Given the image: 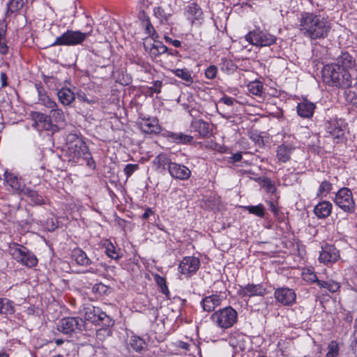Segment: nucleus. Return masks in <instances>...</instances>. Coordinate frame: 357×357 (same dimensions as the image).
I'll return each instance as SVG.
<instances>
[{"label":"nucleus","mask_w":357,"mask_h":357,"mask_svg":"<svg viewBox=\"0 0 357 357\" xmlns=\"http://www.w3.org/2000/svg\"><path fill=\"white\" fill-rule=\"evenodd\" d=\"M331 29L330 21L321 15L305 13L299 20V30L305 37L310 40L326 38Z\"/></svg>","instance_id":"nucleus-1"},{"label":"nucleus","mask_w":357,"mask_h":357,"mask_svg":"<svg viewBox=\"0 0 357 357\" xmlns=\"http://www.w3.org/2000/svg\"><path fill=\"white\" fill-rule=\"evenodd\" d=\"M321 73L324 82L329 86L339 88L351 87L354 80L349 72L342 70L338 65L333 63L324 66Z\"/></svg>","instance_id":"nucleus-2"},{"label":"nucleus","mask_w":357,"mask_h":357,"mask_svg":"<svg viewBox=\"0 0 357 357\" xmlns=\"http://www.w3.org/2000/svg\"><path fill=\"white\" fill-rule=\"evenodd\" d=\"M9 252L17 262L28 268L34 267L38 264V259L36 255L22 245L17 243L10 245Z\"/></svg>","instance_id":"nucleus-3"},{"label":"nucleus","mask_w":357,"mask_h":357,"mask_svg":"<svg viewBox=\"0 0 357 357\" xmlns=\"http://www.w3.org/2000/svg\"><path fill=\"white\" fill-rule=\"evenodd\" d=\"M237 312L231 307H226L215 311L211 316L213 324L222 329H227L237 321Z\"/></svg>","instance_id":"nucleus-4"},{"label":"nucleus","mask_w":357,"mask_h":357,"mask_svg":"<svg viewBox=\"0 0 357 357\" xmlns=\"http://www.w3.org/2000/svg\"><path fill=\"white\" fill-rule=\"evenodd\" d=\"M347 123L342 119H331L325 123L326 137L332 138L335 143L345 139Z\"/></svg>","instance_id":"nucleus-5"},{"label":"nucleus","mask_w":357,"mask_h":357,"mask_svg":"<svg viewBox=\"0 0 357 357\" xmlns=\"http://www.w3.org/2000/svg\"><path fill=\"white\" fill-rule=\"evenodd\" d=\"M92 30L93 29L91 26H89V31L84 33L79 31L68 30L63 33L61 36L57 37L54 42L51 45V46H71L79 45L82 43L88 36L91 34Z\"/></svg>","instance_id":"nucleus-6"},{"label":"nucleus","mask_w":357,"mask_h":357,"mask_svg":"<svg viewBox=\"0 0 357 357\" xmlns=\"http://www.w3.org/2000/svg\"><path fill=\"white\" fill-rule=\"evenodd\" d=\"M245 40L250 44L257 47L271 46L276 43L275 36L266 31L255 29L245 36Z\"/></svg>","instance_id":"nucleus-7"},{"label":"nucleus","mask_w":357,"mask_h":357,"mask_svg":"<svg viewBox=\"0 0 357 357\" xmlns=\"http://www.w3.org/2000/svg\"><path fill=\"white\" fill-rule=\"evenodd\" d=\"M334 202L344 212L352 213L354 211L355 203L352 192L347 188H342L337 191Z\"/></svg>","instance_id":"nucleus-8"},{"label":"nucleus","mask_w":357,"mask_h":357,"mask_svg":"<svg viewBox=\"0 0 357 357\" xmlns=\"http://www.w3.org/2000/svg\"><path fill=\"white\" fill-rule=\"evenodd\" d=\"M84 321L79 317H66L61 320L58 330L64 334H71L80 330Z\"/></svg>","instance_id":"nucleus-9"},{"label":"nucleus","mask_w":357,"mask_h":357,"mask_svg":"<svg viewBox=\"0 0 357 357\" xmlns=\"http://www.w3.org/2000/svg\"><path fill=\"white\" fill-rule=\"evenodd\" d=\"M238 294L241 297L263 296L266 294V287L261 284L239 285Z\"/></svg>","instance_id":"nucleus-10"},{"label":"nucleus","mask_w":357,"mask_h":357,"mask_svg":"<svg viewBox=\"0 0 357 357\" xmlns=\"http://www.w3.org/2000/svg\"><path fill=\"white\" fill-rule=\"evenodd\" d=\"M274 297L282 305H291L296 302V295L292 289L280 287L275 290Z\"/></svg>","instance_id":"nucleus-11"},{"label":"nucleus","mask_w":357,"mask_h":357,"mask_svg":"<svg viewBox=\"0 0 357 357\" xmlns=\"http://www.w3.org/2000/svg\"><path fill=\"white\" fill-rule=\"evenodd\" d=\"M340 259L339 250L333 245L325 244L321 246L319 261L324 264H332Z\"/></svg>","instance_id":"nucleus-12"},{"label":"nucleus","mask_w":357,"mask_h":357,"mask_svg":"<svg viewBox=\"0 0 357 357\" xmlns=\"http://www.w3.org/2000/svg\"><path fill=\"white\" fill-rule=\"evenodd\" d=\"M199 266L200 261L199 258L185 257L180 262L178 269L182 274L190 276L197 271Z\"/></svg>","instance_id":"nucleus-13"},{"label":"nucleus","mask_w":357,"mask_h":357,"mask_svg":"<svg viewBox=\"0 0 357 357\" xmlns=\"http://www.w3.org/2000/svg\"><path fill=\"white\" fill-rule=\"evenodd\" d=\"M333 65H338L343 70H347L351 74L354 78L355 76L356 70V60L354 58L347 52H342L337 59V62L333 63Z\"/></svg>","instance_id":"nucleus-14"},{"label":"nucleus","mask_w":357,"mask_h":357,"mask_svg":"<svg viewBox=\"0 0 357 357\" xmlns=\"http://www.w3.org/2000/svg\"><path fill=\"white\" fill-rule=\"evenodd\" d=\"M68 153L73 160L75 161L80 158H88L90 153L88 152L86 144L81 139L77 140L75 144L68 148Z\"/></svg>","instance_id":"nucleus-15"},{"label":"nucleus","mask_w":357,"mask_h":357,"mask_svg":"<svg viewBox=\"0 0 357 357\" xmlns=\"http://www.w3.org/2000/svg\"><path fill=\"white\" fill-rule=\"evenodd\" d=\"M34 123L39 129L54 132L56 126L53 123L50 115L40 112H34L33 114Z\"/></svg>","instance_id":"nucleus-16"},{"label":"nucleus","mask_w":357,"mask_h":357,"mask_svg":"<svg viewBox=\"0 0 357 357\" xmlns=\"http://www.w3.org/2000/svg\"><path fill=\"white\" fill-rule=\"evenodd\" d=\"M169 173L175 179L187 180L191 176V171L186 166L173 162L169 163Z\"/></svg>","instance_id":"nucleus-17"},{"label":"nucleus","mask_w":357,"mask_h":357,"mask_svg":"<svg viewBox=\"0 0 357 357\" xmlns=\"http://www.w3.org/2000/svg\"><path fill=\"white\" fill-rule=\"evenodd\" d=\"M137 124L145 133L156 134L159 133L161 130L158 120L155 118L141 119L138 121Z\"/></svg>","instance_id":"nucleus-18"},{"label":"nucleus","mask_w":357,"mask_h":357,"mask_svg":"<svg viewBox=\"0 0 357 357\" xmlns=\"http://www.w3.org/2000/svg\"><path fill=\"white\" fill-rule=\"evenodd\" d=\"M295 150V146L289 143H284L278 146L276 151L277 158L280 162H287L291 158V155Z\"/></svg>","instance_id":"nucleus-19"},{"label":"nucleus","mask_w":357,"mask_h":357,"mask_svg":"<svg viewBox=\"0 0 357 357\" xmlns=\"http://www.w3.org/2000/svg\"><path fill=\"white\" fill-rule=\"evenodd\" d=\"M314 109L315 105L313 102L303 99L297 105V113L302 118L309 119L312 116Z\"/></svg>","instance_id":"nucleus-20"},{"label":"nucleus","mask_w":357,"mask_h":357,"mask_svg":"<svg viewBox=\"0 0 357 357\" xmlns=\"http://www.w3.org/2000/svg\"><path fill=\"white\" fill-rule=\"evenodd\" d=\"M333 205L328 201H323L318 203L314 208V213L319 218L328 217L332 211Z\"/></svg>","instance_id":"nucleus-21"},{"label":"nucleus","mask_w":357,"mask_h":357,"mask_svg":"<svg viewBox=\"0 0 357 357\" xmlns=\"http://www.w3.org/2000/svg\"><path fill=\"white\" fill-rule=\"evenodd\" d=\"M221 303L220 296L218 294H212L206 296L202 301L201 305L204 311L212 312Z\"/></svg>","instance_id":"nucleus-22"},{"label":"nucleus","mask_w":357,"mask_h":357,"mask_svg":"<svg viewBox=\"0 0 357 357\" xmlns=\"http://www.w3.org/2000/svg\"><path fill=\"white\" fill-rule=\"evenodd\" d=\"M56 94L60 102L65 106L70 105L75 99V93L67 87L59 89Z\"/></svg>","instance_id":"nucleus-23"},{"label":"nucleus","mask_w":357,"mask_h":357,"mask_svg":"<svg viewBox=\"0 0 357 357\" xmlns=\"http://www.w3.org/2000/svg\"><path fill=\"white\" fill-rule=\"evenodd\" d=\"M72 257L79 266H89L93 265V262L88 257L86 252L80 248H75L73 250Z\"/></svg>","instance_id":"nucleus-24"},{"label":"nucleus","mask_w":357,"mask_h":357,"mask_svg":"<svg viewBox=\"0 0 357 357\" xmlns=\"http://www.w3.org/2000/svg\"><path fill=\"white\" fill-rule=\"evenodd\" d=\"M5 181L7 184L14 190L22 192V188H24L20 179L12 173L6 172L4 174Z\"/></svg>","instance_id":"nucleus-25"},{"label":"nucleus","mask_w":357,"mask_h":357,"mask_svg":"<svg viewBox=\"0 0 357 357\" xmlns=\"http://www.w3.org/2000/svg\"><path fill=\"white\" fill-rule=\"evenodd\" d=\"M21 194L26 196L33 204L42 205L45 203L43 197L30 188H22Z\"/></svg>","instance_id":"nucleus-26"},{"label":"nucleus","mask_w":357,"mask_h":357,"mask_svg":"<svg viewBox=\"0 0 357 357\" xmlns=\"http://www.w3.org/2000/svg\"><path fill=\"white\" fill-rule=\"evenodd\" d=\"M185 12L189 17H191L192 21L201 19L203 14L200 6L195 3L188 5L185 8Z\"/></svg>","instance_id":"nucleus-27"},{"label":"nucleus","mask_w":357,"mask_h":357,"mask_svg":"<svg viewBox=\"0 0 357 357\" xmlns=\"http://www.w3.org/2000/svg\"><path fill=\"white\" fill-rule=\"evenodd\" d=\"M167 137L172 139V141L176 144H189L190 143L193 137L191 135L184 134L183 132H169L167 134Z\"/></svg>","instance_id":"nucleus-28"},{"label":"nucleus","mask_w":357,"mask_h":357,"mask_svg":"<svg viewBox=\"0 0 357 357\" xmlns=\"http://www.w3.org/2000/svg\"><path fill=\"white\" fill-rule=\"evenodd\" d=\"M38 94L39 103L45 106L46 107L51 109L52 108L55 107L57 105L54 100H53L49 96L47 95V93L41 87L38 88Z\"/></svg>","instance_id":"nucleus-29"},{"label":"nucleus","mask_w":357,"mask_h":357,"mask_svg":"<svg viewBox=\"0 0 357 357\" xmlns=\"http://www.w3.org/2000/svg\"><path fill=\"white\" fill-rule=\"evenodd\" d=\"M245 339V337L241 335H238L236 337L230 338L229 344L234 349L235 353L244 351L246 349Z\"/></svg>","instance_id":"nucleus-30"},{"label":"nucleus","mask_w":357,"mask_h":357,"mask_svg":"<svg viewBox=\"0 0 357 357\" xmlns=\"http://www.w3.org/2000/svg\"><path fill=\"white\" fill-rule=\"evenodd\" d=\"M15 312L13 301L6 298H0V314H12Z\"/></svg>","instance_id":"nucleus-31"},{"label":"nucleus","mask_w":357,"mask_h":357,"mask_svg":"<svg viewBox=\"0 0 357 357\" xmlns=\"http://www.w3.org/2000/svg\"><path fill=\"white\" fill-rule=\"evenodd\" d=\"M50 115L52 120L56 123H64L66 121L65 114L62 109L58 107L57 105L50 109Z\"/></svg>","instance_id":"nucleus-32"},{"label":"nucleus","mask_w":357,"mask_h":357,"mask_svg":"<svg viewBox=\"0 0 357 357\" xmlns=\"http://www.w3.org/2000/svg\"><path fill=\"white\" fill-rule=\"evenodd\" d=\"M172 162L166 154H159L153 160V163L157 169H165L166 166H167L169 169V163Z\"/></svg>","instance_id":"nucleus-33"},{"label":"nucleus","mask_w":357,"mask_h":357,"mask_svg":"<svg viewBox=\"0 0 357 357\" xmlns=\"http://www.w3.org/2000/svg\"><path fill=\"white\" fill-rule=\"evenodd\" d=\"M192 127L198 132L201 136H206L208 133V124L202 120L194 121L192 123Z\"/></svg>","instance_id":"nucleus-34"},{"label":"nucleus","mask_w":357,"mask_h":357,"mask_svg":"<svg viewBox=\"0 0 357 357\" xmlns=\"http://www.w3.org/2000/svg\"><path fill=\"white\" fill-rule=\"evenodd\" d=\"M103 245L105 248V252L107 257L115 260H118L120 258L116 248L109 240H106Z\"/></svg>","instance_id":"nucleus-35"},{"label":"nucleus","mask_w":357,"mask_h":357,"mask_svg":"<svg viewBox=\"0 0 357 357\" xmlns=\"http://www.w3.org/2000/svg\"><path fill=\"white\" fill-rule=\"evenodd\" d=\"M332 190V183L327 181H323L319 186L317 192V197H325Z\"/></svg>","instance_id":"nucleus-36"},{"label":"nucleus","mask_w":357,"mask_h":357,"mask_svg":"<svg viewBox=\"0 0 357 357\" xmlns=\"http://www.w3.org/2000/svg\"><path fill=\"white\" fill-rule=\"evenodd\" d=\"M318 285L321 288L328 289L331 293L337 291L340 287V284L333 280L318 281Z\"/></svg>","instance_id":"nucleus-37"},{"label":"nucleus","mask_w":357,"mask_h":357,"mask_svg":"<svg viewBox=\"0 0 357 357\" xmlns=\"http://www.w3.org/2000/svg\"><path fill=\"white\" fill-rule=\"evenodd\" d=\"M248 89L250 93L261 96L263 93V84L259 81L251 82L248 84Z\"/></svg>","instance_id":"nucleus-38"},{"label":"nucleus","mask_w":357,"mask_h":357,"mask_svg":"<svg viewBox=\"0 0 357 357\" xmlns=\"http://www.w3.org/2000/svg\"><path fill=\"white\" fill-rule=\"evenodd\" d=\"M174 74L188 83H192L193 79L190 71L186 68H176L173 70Z\"/></svg>","instance_id":"nucleus-39"},{"label":"nucleus","mask_w":357,"mask_h":357,"mask_svg":"<svg viewBox=\"0 0 357 357\" xmlns=\"http://www.w3.org/2000/svg\"><path fill=\"white\" fill-rule=\"evenodd\" d=\"M153 13L161 23H168L172 16L170 13H165V10L160 6L154 8Z\"/></svg>","instance_id":"nucleus-40"},{"label":"nucleus","mask_w":357,"mask_h":357,"mask_svg":"<svg viewBox=\"0 0 357 357\" xmlns=\"http://www.w3.org/2000/svg\"><path fill=\"white\" fill-rule=\"evenodd\" d=\"M345 91V98L347 102L355 105L357 107V86L353 88H347Z\"/></svg>","instance_id":"nucleus-41"},{"label":"nucleus","mask_w":357,"mask_h":357,"mask_svg":"<svg viewBox=\"0 0 357 357\" xmlns=\"http://www.w3.org/2000/svg\"><path fill=\"white\" fill-rule=\"evenodd\" d=\"M145 342L139 336L132 335L130 337V345L136 351H140L144 348Z\"/></svg>","instance_id":"nucleus-42"},{"label":"nucleus","mask_w":357,"mask_h":357,"mask_svg":"<svg viewBox=\"0 0 357 357\" xmlns=\"http://www.w3.org/2000/svg\"><path fill=\"white\" fill-rule=\"evenodd\" d=\"M167 52L168 48L161 43L153 44L150 50V54L154 56H157Z\"/></svg>","instance_id":"nucleus-43"},{"label":"nucleus","mask_w":357,"mask_h":357,"mask_svg":"<svg viewBox=\"0 0 357 357\" xmlns=\"http://www.w3.org/2000/svg\"><path fill=\"white\" fill-rule=\"evenodd\" d=\"M250 213L262 218L264 215V207L262 204L256 206H247L245 207Z\"/></svg>","instance_id":"nucleus-44"},{"label":"nucleus","mask_w":357,"mask_h":357,"mask_svg":"<svg viewBox=\"0 0 357 357\" xmlns=\"http://www.w3.org/2000/svg\"><path fill=\"white\" fill-rule=\"evenodd\" d=\"M24 6L23 0H10L7 4L8 11L11 13L17 12Z\"/></svg>","instance_id":"nucleus-45"},{"label":"nucleus","mask_w":357,"mask_h":357,"mask_svg":"<svg viewBox=\"0 0 357 357\" xmlns=\"http://www.w3.org/2000/svg\"><path fill=\"white\" fill-rule=\"evenodd\" d=\"M339 354L338 344L335 341H331L328 345V352L326 357H337Z\"/></svg>","instance_id":"nucleus-46"},{"label":"nucleus","mask_w":357,"mask_h":357,"mask_svg":"<svg viewBox=\"0 0 357 357\" xmlns=\"http://www.w3.org/2000/svg\"><path fill=\"white\" fill-rule=\"evenodd\" d=\"M155 282L160 287L161 292L168 296L169 294V291L166 284V280L163 277H161L158 275H156L155 277Z\"/></svg>","instance_id":"nucleus-47"},{"label":"nucleus","mask_w":357,"mask_h":357,"mask_svg":"<svg viewBox=\"0 0 357 357\" xmlns=\"http://www.w3.org/2000/svg\"><path fill=\"white\" fill-rule=\"evenodd\" d=\"M303 280L309 282H317L318 284V280L317 275L310 269H306L303 272Z\"/></svg>","instance_id":"nucleus-48"},{"label":"nucleus","mask_w":357,"mask_h":357,"mask_svg":"<svg viewBox=\"0 0 357 357\" xmlns=\"http://www.w3.org/2000/svg\"><path fill=\"white\" fill-rule=\"evenodd\" d=\"M236 66L232 61L228 59H222V69L227 73L234 72L236 69Z\"/></svg>","instance_id":"nucleus-49"},{"label":"nucleus","mask_w":357,"mask_h":357,"mask_svg":"<svg viewBox=\"0 0 357 357\" xmlns=\"http://www.w3.org/2000/svg\"><path fill=\"white\" fill-rule=\"evenodd\" d=\"M77 96L79 100L86 102L90 105L95 104L96 102H97V100L95 98H89L86 96V94L82 91H79L77 93Z\"/></svg>","instance_id":"nucleus-50"},{"label":"nucleus","mask_w":357,"mask_h":357,"mask_svg":"<svg viewBox=\"0 0 357 357\" xmlns=\"http://www.w3.org/2000/svg\"><path fill=\"white\" fill-rule=\"evenodd\" d=\"M43 81L47 84L48 88L54 89L57 88L59 80L54 76H44Z\"/></svg>","instance_id":"nucleus-51"},{"label":"nucleus","mask_w":357,"mask_h":357,"mask_svg":"<svg viewBox=\"0 0 357 357\" xmlns=\"http://www.w3.org/2000/svg\"><path fill=\"white\" fill-rule=\"evenodd\" d=\"M218 73V68L214 65H211L208 66L205 70V76L207 79H214Z\"/></svg>","instance_id":"nucleus-52"},{"label":"nucleus","mask_w":357,"mask_h":357,"mask_svg":"<svg viewBox=\"0 0 357 357\" xmlns=\"http://www.w3.org/2000/svg\"><path fill=\"white\" fill-rule=\"evenodd\" d=\"M139 169V165L137 164H128L124 167L123 172L127 178L130 177L135 171Z\"/></svg>","instance_id":"nucleus-53"},{"label":"nucleus","mask_w":357,"mask_h":357,"mask_svg":"<svg viewBox=\"0 0 357 357\" xmlns=\"http://www.w3.org/2000/svg\"><path fill=\"white\" fill-rule=\"evenodd\" d=\"M77 140H81V139L75 133H69L66 135V141L68 148L71 145L75 144Z\"/></svg>","instance_id":"nucleus-54"},{"label":"nucleus","mask_w":357,"mask_h":357,"mask_svg":"<svg viewBox=\"0 0 357 357\" xmlns=\"http://www.w3.org/2000/svg\"><path fill=\"white\" fill-rule=\"evenodd\" d=\"M264 186L270 192H274L275 191V185L269 178H266L264 179Z\"/></svg>","instance_id":"nucleus-55"},{"label":"nucleus","mask_w":357,"mask_h":357,"mask_svg":"<svg viewBox=\"0 0 357 357\" xmlns=\"http://www.w3.org/2000/svg\"><path fill=\"white\" fill-rule=\"evenodd\" d=\"M162 85V82L160 80L155 81L153 85L150 87V90L153 93H159Z\"/></svg>","instance_id":"nucleus-56"},{"label":"nucleus","mask_w":357,"mask_h":357,"mask_svg":"<svg viewBox=\"0 0 357 357\" xmlns=\"http://www.w3.org/2000/svg\"><path fill=\"white\" fill-rule=\"evenodd\" d=\"M234 101V98L229 97L227 96H224L220 99V102H222L227 106L232 105Z\"/></svg>","instance_id":"nucleus-57"},{"label":"nucleus","mask_w":357,"mask_h":357,"mask_svg":"<svg viewBox=\"0 0 357 357\" xmlns=\"http://www.w3.org/2000/svg\"><path fill=\"white\" fill-rule=\"evenodd\" d=\"M0 81L1 88H3L8 86V77L6 73H3L2 71L0 72Z\"/></svg>","instance_id":"nucleus-58"},{"label":"nucleus","mask_w":357,"mask_h":357,"mask_svg":"<svg viewBox=\"0 0 357 357\" xmlns=\"http://www.w3.org/2000/svg\"><path fill=\"white\" fill-rule=\"evenodd\" d=\"M165 40L167 43H169L170 44H172L173 46L176 47H178L181 46V43L180 40H173L169 36H165Z\"/></svg>","instance_id":"nucleus-59"},{"label":"nucleus","mask_w":357,"mask_h":357,"mask_svg":"<svg viewBox=\"0 0 357 357\" xmlns=\"http://www.w3.org/2000/svg\"><path fill=\"white\" fill-rule=\"evenodd\" d=\"M8 52V47L6 43V40H0V53L6 54Z\"/></svg>","instance_id":"nucleus-60"},{"label":"nucleus","mask_w":357,"mask_h":357,"mask_svg":"<svg viewBox=\"0 0 357 357\" xmlns=\"http://www.w3.org/2000/svg\"><path fill=\"white\" fill-rule=\"evenodd\" d=\"M176 346L182 349L185 350V351H189V349H190V344L188 343L183 342V341L177 342Z\"/></svg>","instance_id":"nucleus-61"},{"label":"nucleus","mask_w":357,"mask_h":357,"mask_svg":"<svg viewBox=\"0 0 357 357\" xmlns=\"http://www.w3.org/2000/svg\"><path fill=\"white\" fill-rule=\"evenodd\" d=\"M6 28L3 24H0V40H6Z\"/></svg>","instance_id":"nucleus-62"},{"label":"nucleus","mask_w":357,"mask_h":357,"mask_svg":"<svg viewBox=\"0 0 357 357\" xmlns=\"http://www.w3.org/2000/svg\"><path fill=\"white\" fill-rule=\"evenodd\" d=\"M242 159V154L240 152L236 153L232 155L231 160L233 162H238Z\"/></svg>","instance_id":"nucleus-63"},{"label":"nucleus","mask_w":357,"mask_h":357,"mask_svg":"<svg viewBox=\"0 0 357 357\" xmlns=\"http://www.w3.org/2000/svg\"><path fill=\"white\" fill-rule=\"evenodd\" d=\"M153 213H154L151 208H147L142 215V218L146 220V219L149 218Z\"/></svg>","instance_id":"nucleus-64"}]
</instances>
